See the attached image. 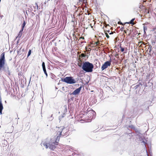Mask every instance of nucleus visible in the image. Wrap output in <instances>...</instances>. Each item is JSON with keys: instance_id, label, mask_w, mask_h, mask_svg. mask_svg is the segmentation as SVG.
Here are the masks:
<instances>
[{"instance_id": "1", "label": "nucleus", "mask_w": 156, "mask_h": 156, "mask_svg": "<svg viewBox=\"0 0 156 156\" xmlns=\"http://www.w3.org/2000/svg\"><path fill=\"white\" fill-rule=\"evenodd\" d=\"M57 137H54L53 138H52L50 140L49 142L48 143L45 142L44 143H42L41 144L45 146L46 148L49 147L52 150H53L56 147V145H58L59 141H57Z\"/></svg>"}, {"instance_id": "2", "label": "nucleus", "mask_w": 156, "mask_h": 156, "mask_svg": "<svg viewBox=\"0 0 156 156\" xmlns=\"http://www.w3.org/2000/svg\"><path fill=\"white\" fill-rule=\"evenodd\" d=\"M57 131V141H59L60 138L61 136H64L67 135L69 129L63 126H60Z\"/></svg>"}, {"instance_id": "3", "label": "nucleus", "mask_w": 156, "mask_h": 156, "mask_svg": "<svg viewBox=\"0 0 156 156\" xmlns=\"http://www.w3.org/2000/svg\"><path fill=\"white\" fill-rule=\"evenodd\" d=\"M84 112L85 113L84 115L86 117L90 118L88 122L91 121V119L95 117V112L92 110H90L89 111L87 110Z\"/></svg>"}, {"instance_id": "4", "label": "nucleus", "mask_w": 156, "mask_h": 156, "mask_svg": "<svg viewBox=\"0 0 156 156\" xmlns=\"http://www.w3.org/2000/svg\"><path fill=\"white\" fill-rule=\"evenodd\" d=\"M80 67L82 66V68H93L94 65L93 64L90 62H89L86 61L83 62V65L82 63H80V65H79Z\"/></svg>"}, {"instance_id": "5", "label": "nucleus", "mask_w": 156, "mask_h": 156, "mask_svg": "<svg viewBox=\"0 0 156 156\" xmlns=\"http://www.w3.org/2000/svg\"><path fill=\"white\" fill-rule=\"evenodd\" d=\"M63 81L67 83L70 84H74L76 82V81L72 76L66 77L64 79Z\"/></svg>"}, {"instance_id": "6", "label": "nucleus", "mask_w": 156, "mask_h": 156, "mask_svg": "<svg viewBox=\"0 0 156 156\" xmlns=\"http://www.w3.org/2000/svg\"><path fill=\"white\" fill-rule=\"evenodd\" d=\"M5 52L2 53L0 58V68H3L5 64Z\"/></svg>"}, {"instance_id": "7", "label": "nucleus", "mask_w": 156, "mask_h": 156, "mask_svg": "<svg viewBox=\"0 0 156 156\" xmlns=\"http://www.w3.org/2000/svg\"><path fill=\"white\" fill-rule=\"evenodd\" d=\"M112 60L111 59L108 61H107L105 62L102 65L101 68H107L108 66H110L111 64Z\"/></svg>"}, {"instance_id": "8", "label": "nucleus", "mask_w": 156, "mask_h": 156, "mask_svg": "<svg viewBox=\"0 0 156 156\" xmlns=\"http://www.w3.org/2000/svg\"><path fill=\"white\" fill-rule=\"evenodd\" d=\"M83 70H81L80 71V75L84 74V73L86 72H91L93 71V69H82Z\"/></svg>"}, {"instance_id": "9", "label": "nucleus", "mask_w": 156, "mask_h": 156, "mask_svg": "<svg viewBox=\"0 0 156 156\" xmlns=\"http://www.w3.org/2000/svg\"><path fill=\"white\" fill-rule=\"evenodd\" d=\"M82 86H81L78 88L76 89L71 94H72L73 95H76L79 94L81 90Z\"/></svg>"}, {"instance_id": "10", "label": "nucleus", "mask_w": 156, "mask_h": 156, "mask_svg": "<svg viewBox=\"0 0 156 156\" xmlns=\"http://www.w3.org/2000/svg\"><path fill=\"white\" fill-rule=\"evenodd\" d=\"M23 31H22L21 30H20L18 34V36L16 37V38H18V40H19L20 38L21 37L22 35Z\"/></svg>"}, {"instance_id": "11", "label": "nucleus", "mask_w": 156, "mask_h": 156, "mask_svg": "<svg viewBox=\"0 0 156 156\" xmlns=\"http://www.w3.org/2000/svg\"><path fill=\"white\" fill-rule=\"evenodd\" d=\"M25 25H26L25 21L24 20L23 23L22 24V29H21L22 30V31H23V29H24V27H25Z\"/></svg>"}, {"instance_id": "12", "label": "nucleus", "mask_w": 156, "mask_h": 156, "mask_svg": "<svg viewBox=\"0 0 156 156\" xmlns=\"http://www.w3.org/2000/svg\"><path fill=\"white\" fill-rule=\"evenodd\" d=\"M134 20H135V18L132 19L130 20V21L128 23H129V24H132L133 25L134 24V22H133V21Z\"/></svg>"}, {"instance_id": "13", "label": "nucleus", "mask_w": 156, "mask_h": 156, "mask_svg": "<svg viewBox=\"0 0 156 156\" xmlns=\"http://www.w3.org/2000/svg\"><path fill=\"white\" fill-rule=\"evenodd\" d=\"M142 85V84L141 83H139L138 84L136 85V86H135L134 87V88L135 89H136L137 88H138V87L140 85Z\"/></svg>"}, {"instance_id": "14", "label": "nucleus", "mask_w": 156, "mask_h": 156, "mask_svg": "<svg viewBox=\"0 0 156 156\" xmlns=\"http://www.w3.org/2000/svg\"><path fill=\"white\" fill-rule=\"evenodd\" d=\"M83 0H79L78 1L77 3V5H82V2Z\"/></svg>"}, {"instance_id": "15", "label": "nucleus", "mask_w": 156, "mask_h": 156, "mask_svg": "<svg viewBox=\"0 0 156 156\" xmlns=\"http://www.w3.org/2000/svg\"><path fill=\"white\" fill-rule=\"evenodd\" d=\"M3 108L2 104V103L1 100H0V109H3Z\"/></svg>"}, {"instance_id": "16", "label": "nucleus", "mask_w": 156, "mask_h": 156, "mask_svg": "<svg viewBox=\"0 0 156 156\" xmlns=\"http://www.w3.org/2000/svg\"><path fill=\"white\" fill-rule=\"evenodd\" d=\"M86 56V55L83 53L81 54L80 56V57H81L82 58L85 57Z\"/></svg>"}, {"instance_id": "17", "label": "nucleus", "mask_w": 156, "mask_h": 156, "mask_svg": "<svg viewBox=\"0 0 156 156\" xmlns=\"http://www.w3.org/2000/svg\"><path fill=\"white\" fill-rule=\"evenodd\" d=\"M147 30V27L146 26H144V34H146V30Z\"/></svg>"}, {"instance_id": "18", "label": "nucleus", "mask_w": 156, "mask_h": 156, "mask_svg": "<svg viewBox=\"0 0 156 156\" xmlns=\"http://www.w3.org/2000/svg\"><path fill=\"white\" fill-rule=\"evenodd\" d=\"M43 69V71H44V74H45V75L46 76V77H47V76H48V74H47V71H46V69Z\"/></svg>"}, {"instance_id": "19", "label": "nucleus", "mask_w": 156, "mask_h": 156, "mask_svg": "<svg viewBox=\"0 0 156 156\" xmlns=\"http://www.w3.org/2000/svg\"><path fill=\"white\" fill-rule=\"evenodd\" d=\"M120 48L121 51L122 52H123L125 51V49L124 48L120 46Z\"/></svg>"}, {"instance_id": "20", "label": "nucleus", "mask_w": 156, "mask_h": 156, "mask_svg": "<svg viewBox=\"0 0 156 156\" xmlns=\"http://www.w3.org/2000/svg\"><path fill=\"white\" fill-rule=\"evenodd\" d=\"M152 46L151 45H149V47L148 48V49H150V51H149V52L150 53L152 49Z\"/></svg>"}, {"instance_id": "21", "label": "nucleus", "mask_w": 156, "mask_h": 156, "mask_svg": "<svg viewBox=\"0 0 156 156\" xmlns=\"http://www.w3.org/2000/svg\"><path fill=\"white\" fill-rule=\"evenodd\" d=\"M31 50L30 49L29 50L28 52V53L27 54V57H28L31 54Z\"/></svg>"}, {"instance_id": "22", "label": "nucleus", "mask_w": 156, "mask_h": 156, "mask_svg": "<svg viewBox=\"0 0 156 156\" xmlns=\"http://www.w3.org/2000/svg\"><path fill=\"white\" fill-rule=\"evenodd\" d=\"M42 68H45V65L44 62H43L42 64Z\"/></svg>"}, {"instance_id": "23", "label": "nucleus", "mask_w": 156, "mask_h": 156, "mask_svg": "<svg viewBox=\"0 0 156 156\" xmlns=\"http://www.w3.org/2000/svg\"><path fill=\"white\" fill-rule=\"evenodd\" d=\"M105 35H106V37L108 38H109V36L108 35V34H107V33L106 32H105Z\"/></svg>"}, {"instance_id": "24", "label": "nucleus", "mask_w": 156, "mask_h": 156, "mask_svg": "<svg viewBox=\"0 0 156 156\" xmlns=\"http://www.w3.org/2000/svg\"><path fill=\"white\" fill-rule=\"evenodd\" d=\"M145 104H148L149 103H151V102L150 101H147L145 102Z\"/></svg>"}, {"instance_id": "25", "label": "nucleus", "mask_w": 156, "mask_h": 156, "mask_svg": "<svg viewBox=\"0 0 156 156\" xmlns=\"http://www.w3.org/2000/svg\"><path fill=\"white\" fill-rule=\"evenodd\" d=\"M83 4H86L87 2V0H83Z\"/></svg>"}, {"instance_id": "26", "label": "nucleus", "mask_w": 156, "mask_h": 156, "mask_svg": "<svg viewBox=\"0 0 156 156\" xmlns=\"http://www.w3.org/2000/svg\"><path fill=\"white\" fill-rule=\"evenodd\" d=\"M4 144L5 145H7V144L8 143L7 141L6 140H4Z\"/></svg>"}, {"instance_id": "27", "label": "nucleus", "mask_w": 156, "mask_h": 156, "mask_svg": "<svg viewBox=\"0 0 156 156\" xmlns=\"http://www.w3.org/2000/svg\"><path fill=\"white\" fill-rule=\"evenodd\" d=\"M64 115H65V114H64H64L62 115L61 117L60 116V117H59V119H60V118H63V117H64Z\"/></svg>"}, {"instance_id": "28", "label": "nucleus", "mask_w": 156, "mask_h": 156, "mask_svg": "<svg viewBox=\"0 0 156 156\" xmlns=\"http://www.w3.org/2000/svg\"><path fill=\"white\" fill-rule=\"evenodd\" d=\"M142 142L144 143V144L145 145V147H146L145 144H146V142L144 141V140H143Z\"/></svg>"}, {"instance_id": "29", "label": "nucleus", "mask_w": 156, "mask_h": 156, "mask_svg": "<svg viewBox=\"0 0 156 156\" xmlns=\"http://www.w3.org/2000/svg\"><path fill=\"white\" fill-rule=\"evenodd\" d=\"M18 75L19 76H22L21 73H19Z\"/></svg>"}, {"instance_id": "30", "label": "nucleus", "mask_w": 156, "mask_h": 156, "mask_svg": "<svg viewBox=\"0 0 156 156\" xmlns=\"http://www.w3.org/2000/svg\"><path fill=\"white\" fill-rule=\"evenodd\" d=\"M3 109H0V114H2V110Z\"/></svg>"}, {"instance_id": "31", "label": "nucleus", "mask_w": 156, "mask_h": 156, "mask_svg": "<svg viewBox=\"0 0 156 156\" xmlns=\"http://www.w3.org/2000/svg\"><path fill=\"white\" fill-rule=\"evenodd\" d=\"M127 52V50H126L124 52V53H126Z\"/></svg>"}, {"instance_id": "32", "label": "nucleus", "mask_w": 156, "mask_h": 156, "mask_svg": "<svg viewBox=\"0 0 156 156\" xmlns=\"http://www.w3.org/2000/svg\"><path fill=\"white\" fill-rule=\"evenodd\" d=\"M4 69H0V70H4Z\"/></svg>"}, {"instance_id": "33", "label": "nucleus", "mask_w": 156, "mask_h": 156, "mask_svg": "<svg viewBox=\"0 0 156 156\" xmlns=\"http://www.w3.org/2000/svg\"><path fill=\"white\" fill-rule=\"evenodd\" d=\"M80 38H82V39H84V37H82L81 38H80Z\"/></svg>"}, {"instance_id": "34", "label": "nucleus", "mask_w": 156, "mask_h": 156, "mask_svg": "<svg viewBox=\"0 0 156 156\" xmlns=\"http://www.w3.org/2000/svg\"><path fill=\"white\" fill-rule=\"evenodd\" d=\"M113 34V33L112 32H111V33H109V34Z\"/></svg>"}, {"instance_id": "35", "label": "nucleus", "mask_w": 156, "mask_h": 156, "mask_svg": "<svg viewBox=\"0 0 156 156\" xmlns=\"http://www.w3.org/2000/svg\"><path fill=\"white\" fill-rule=\"evenodd\" d=\"M102 69V70H104V69Z\"/></svg>"}, {"instance_id": "36", "label": "nucleus", "mask_w": 156, "mask_h": 156, "mask_svg": "<svg viewBox=\"0 0 156 156\" xmlns=\"http://www.w3.org/2000/svg\"><path fill=\"white\" fill-rule=\"evenodd\" d=\"M30 125L29 126V127L28 128V129H29L30 128Z\"/></svg>"}, {"instance_id": "37", "label": "nucleus", "mask_w": 156, "mask_h": 156, "mask_svg": "<svg viewBox=\"0 0 156 156\" xmlns=\"http://www.w3.org/2000/svg\"><path fill=\"white\" fill-rule=\"evenodd\" d=\"M98 65H99V66H100V64H99V63H98Z\"/></svg>"}, {"instance_id": "38", "label": "nucleus", "mask_w": 156, "mask_h": 156, "mask_svg": "<svg viewBox=\"0 0 156 156\" xmlns=\"http://www.w3.org/2000/svg\"><path fill=\"white\" fill-rule=\"evenodd\" d=\"M5 103H6V101H5Z\"/></svg>"}, {"instance_id": "39", "label": "nucleus", "mask_w": 156, "mask_h": 156, "mask_svg": "<svg viewBox=\"0 0 156 156\" xmlns=\"http://www.w3.org/2000/svg\"><path fill=\"white\" fill-rule=\"evenodd\" d=\"M97 66V68L98 67L97 66Z\"/></svg>"}, {"instance_id": "40", "label": "nucleus", "mask_w": 156, "mask_h": 156, "mask_svg": "<svg viewBox=\"0 0 156 156\" xmlns=\"http://www.w3.org/2000/svg\"><path fill=\"white\" fill-rule=\"evenodd\" d=\"M80 76H82V75H80Z\"/></svg>"}]
</instances>
